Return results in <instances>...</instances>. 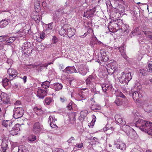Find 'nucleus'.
I'll return each instance as SVG.
<instances>
[{"label": "nucleus", "mask_w": 152, "mask_h": 152, "mask_svg": "<svg viewBox=\"0 0 152 152\" xmlns=\"http://www.w3.org/2000/svg\"><path fill=\"white\" fill-rule=\"evenodd\" d=\"M111 129L112 128L110 125L107 124L103 128V129L104 131H105L107 130H111Z\"/></svg>", "instance_id": "obj_49"}, {"label": "nucleus", "mask_w": 152, "mask_h": 152, "mask_svg": "<svg viewBox=\"0 0 152 152\" xmlns=\"http://www.w3.org/2000/svg\"><path fill=\"white\" fill-rule=\"evenodd\" d=\"M45 33L42 32L41 33H37L34 34L33 36V39L37 42H40L43 40L45 37Z\"/></svg>", "instance_id": "obj_18"}, {"label": "nucleus", "mask_w": 152, "mask_h": 152, "mask_svg": "<svg viewBox=\"0 0 152 152\" xmlns=\"http://www.w3.org/2000/svg\"><path fill=\"white\" fill-rule=\"evenodd\" d=\"M135 124L140 129L152 136V123L140 119Z\"/></svg>", "instance_id": "obj_1"}, {"label": "nucleus", "mask_w": 152, "mask_h": 152, "mask_svg": "<svg viewBox=\"0 0 152 152\" xmlns=\"http://www.w3.org/2000/svg\"><path fill=\"white\" fill-rule=\"evenodd\" d=\"M67 27V25H65L60 29L59 33L60 35L64 36L66 34Z\"/></svg>", "instance_id": "obj_29"}, {"label": "nucleus", "mask_w": 152, "mask_h": 152, "mask_svg": "<svg viewBox=\"0 0 152 152\" xmlns=\"http://www.w3.org/2000/svg\"><path fill=\"white\" fill-rule=\"evenodd\" d=\"M26 12L24 10H21V11H20L19 13L20 15H21V16H24L26 13Z\"/></svg>", "instance_id": "obj_62"}, {"label": "nucleus", "mask_w": 152, "mask_h": 152, "mask_svg": "<svg viewBox=\"0 0 152 152\" xmlns=\"http://www.w3.org/2000/svg\"><path fill=\"white\" fill-rule=\"evenodd\" d=\"M12 124V122L11 120H4L2 121V125L10 129Z\"/></svg>", "instance_id": "obj_26"}, {"label": "nucleus", "mask_w": 152, "mask_h": 152, "mask_svg": "<svg viewBox=\"0 0 152 152\" xmlns=\"http://www.w3.org/2000/svg\"><path fill=\"white\" fill-rule=\"evenodd\" d=\"M54 118V116L51 115L49 116V121L50 122V126L53 128H55L57 127V126L56 124H54V123H53V118Z\"/></svg>", "instance_id": "obj_34"}, {"label": "nucleus", "mask_w": 152, "mask_h": 152, "mask_svg": "<svg viewBox=\"0 0 152 152\" xmlns=\"http://www.w3.org/2000/svg\"><path fill=\"white\" fill-rule=\"evenodd\" d=\"M36 139V136L33 135H30L28 138V140L29 142H32Z\"/></svg>", "instance_id": "obj_40"}, {"label": "nucleus", "mask_w": 152, "mask_h": 152, "mask_svg": "<svg viewBox=\"0 0 152 152\" xmlns=\"http://www.w3.org/2000/svg\"><path fill=\"white\" fill-rule=\"evenodd\" d=\"M83 146V144L82 143L77 144L75 146V147L77 148H81Z\"/></svg>", "instance_id": "obj_53"}, {"label": "nucleus", "mask_w": 152, "mask_h": 152, "mask_svg": "<svg viewBox=\"0 0 152 152\" xmlns=\"http://www.w3.org/2000/svg\"><path fill=\"white\" fill-rule=\"evenodd\" d=\"M53 152H64V151L60 148H56L54 151H53Z\"/></svg>", "instance_id": "obj_60"}, {"label": "nucleus", "mask_w": 152, "mask_h": 152, "mask_svg": "<svg viewBox=\"0 0 152 152\" xmlns=\"http://www.w3.org/2000/svg\"><path fill=\"white\" fill-rule=\"evenodd\" d=\"M75 140V138L73 137H71L68 140L67 142L69 143H70L72 142Z\"/></svg>", "instance_id": "obj_58"}, {"label": "nucleus", "mask_w": 152, "mask_h": 152, "mask_svg": "<svg viewBox=\"0 0 152 152\" xmlns=\"http://www.w3.org/2000/svg\"><path fill=\"white\" fill-rule=\"evenodd\" d=\"M90 88H91V91L92 92L95 93L96 91V88L95 87V86H91Z\"/></svg>", "instance_id": "obj_61"}, {"label": "nucleus", "mask_w": 152, "mask_h": 152, "mask_svg": "<svg viewBox=\"0 0 152 152\" xmlns=\"http://www.w3.org/2000/svg\"><path fill=\"white\" fill-rule=\"evenodd\" d=\"M9 75V78L10 80H12L15 78L17 74V71L12 68H10L7 71Z\"/></svg>", "instance_id": "obj_20"}, {"label": "nucleus", "mask_w": 152, "mask_h": 152, "mask_svg": "<svg viewBox=\"0 0 152 152\" xmlns=\"http://www.w3.org/2000/svg\"><path fill=\"white\" fill-rule=\"evenodd\" d=\"M18 152H28V151L25 146L22 145L18 147Z\"/></svg>", "instance_id": "obj_35"}, {"label": "nucleus", "mask_w": 152, "mask_h": 152, "mask_svg": "<svg viewBox=\"0 0 152 152\" xmlns=\"http://www.w3.org/2000/svg\"><path fill=\"white\" fill-rule=\"evenodd\" d=\"M15 107L13 110V117L15 118H18L21 117L24 113V111L21 107Z\"/></svg>", "instance_id": "obj_10"}, {"label": "nucleus", "mask_w": 152, "mask_h": 152, "mask_svg": "<svg viewBox=\"0 0 152 152\" xmlns=\"http://www.w3.org/2000/svg\"><path fill=\"white\" fill-rule=\"evenodd\" d=\"M122 129L126 133L127 135L130 137H131V132L134 134L136 133L135 131L129 125L125 124L123 125Z\"/></svg>", "instance_id": "obj_13"}, {"label": "nucleus", "mask_w": 152, "mask_h": 152, "mask_svg": "<svg viewBox=\"0 0 152 152\" xmlns=\"http://www.w3.org/2000/svg\"><path fill=\"white\" fill-rule=\"evenodd\" d=\"M65 70L68 73L71 74L77 72V70L74 66L67 67L66 68Z\"/></svg>", "instance_id": "obj_27"}, {"label": "nucleus", "mask_w": 152, "mask_h": 152, "mask_svg": "<svg viewBox=\"0 0 152 152\" xmlns=\"http://www.w3.org/2000/svg\"><path fill=\"white\" fill-rule=\"evenodd\" d=\"M134 88V91H131L129 93L134 100L137 101L139 99L142 97V91L141 90L142 86L139 83H135Z\"/></svg>", "instance_id": "obj_3"}, {"label": "nucleus", "mask_w": 152, "mask_h": 152, "mask_svg": "<svg viewBox=\"0 0 152 152\" xmlns=\"http://www.w3.org/2000/svg\"><path fill=\"white\" fill-rule=\"evenodd\" d=\"M42 127L39 122L34 123L32 129L33 132L35 134L39 133L42 129Z\"/></svg>", "instance_id": "obj_17"}, {"label": "nucleus", "mask_w": 152, "mask_h": 152, "mask_svg": "<svg viewBox=\"0 0 152 152\" xmlns=\"http://www.w3.org/2000/svg\"><path fill=\"white\" fill-rule=\"evenodd\" d=\"M95 11L96 8L95 7L92 9L87 10L86 12H84L83 16L88 18L92 17L94 15Z\"/></svg>", "instance_id": "obj_23"}, {"label": "nucleus", "mask_w": 152, "mask_h": 152, "mask_svg": "<svg viewBox=\"0 0 152 152\" xmlns=\"http://www.w3.org/2000/svg\"><path fill=\"white\" fill-rule=\"evenodd\" d=\"M16 39V38L15 37H9L8 39H6V42L7 43H12Z\"/></svg>", "instance_id": "obj_45"}, {"label": "nucleus", "mask_w": 152, "mask_h": 152, "mask_svg": "<svg viewBox=\"0 0 152 152\" xmlns=\"http://www.w3.org/2000/svg\"><path fill=\"white\" fill-rule=\"evenodd\" d=\"M21 48L22 52L27 55L31 53L33 49L31 43L28 42H25L23 44Z\"/></svg>", "instance_id": "obj_9"}, {"label": "nucleus", "mask_w": 152, "mask_h": 152, "mask_svg": "<svg viewBox=\"0 0 152 152\" xmlns=\"http://www.w3.org/2000/svg\"><path fill=\"white\" fill-rule=\"evenodd\" d=\"M95 77L91 75H89L86 80V84L88 87L95 86Z\"/></svg>", "instance_id": "obj_14"}, {"label": "nucleus", "mask_w": 152, "mask_h": 152, "mask_svg": "<svg viewBox=\"0 0 152 152\" xmlns=\"http://www.w3.org/2000/svg\"><path fill=\"white\" fill-rule=\"evenodd\" d=\"M100 53L101 56L98 57V62L102 63L101 62L107 61L108 60V53L104 50H101Z\"/></svg>", "instance_id": "obj_12"}, {"label": "nucleus", "mask_w": 152, "mask_h": 152, "mask_svg": "<svg viewBox=\"0 0 152 152\" xmlns=\"http://www.w3.org/2000/svg\"><path fill=\"white\" fill-rule=\"evenodd\" d=\"M20 29L18 32V37H21L23 36L25 34L24 33V32H22V30Z\"/></svg>", "instance_id": "obj_51"}, {"label": "nucleus", "mask_w": 152, "mask_h": 152, "mask_svg": "<svg viewBox=\"0 0 152 152\" xmlns=\"http://www.w3.org/2000/svg\"><path fill=\"white\" fill-rule=\"evenodd\" d=\"M123 28H122V30L124 32H126V33H128L129 32V26L127 24H124L122 26Z\"/></svg>", "instance_id": "obj_42"}, {"label": "nucleus", "mask_w": 152, "mask_h": 152, "mask_svg": "<svg viewBox=\"0 0 152 152\" xmlns=\"http://www.w3.org/2000/svg\"><path fill=\"white\" fill-rule=\"evenodd\" d=\"M51 87L56 91H59L62 89L63 86L60 83H56L52 84Z\"/></svg>", "instance_id": "obj_24"}, {"label": "nucleus", "mask_w": 152, "mask_h": 152, "mask_svg": "<svg viewBox=\"0 0 152 152\" xmlns=\"http://www.w3.org/2000/svg\"><path fill=\"white\" fill-rule=\"evenodd\" d=\"M89 92L87 88H76L72 93L71 97H73L78 100H81L86 99L88 96Z\"/></svg>", "instance_id": "obj_2"}, {"label": "nucleus", "mask_w": 152, "mask_h": 152, "mask_svg": "<svg viewBox=\"0 0 152 152\" xmlns=\"http://www.w3.org/2000/svg\"><path fill=\"white\" fill-rule=\"evenodd\" d=\"M10 104L8 95L6 93L3 92L0 96V105Z\"/></svg>", "instance_id": "obj_11"}, {"label": "nucleus", "mask_w": 152, "mask_h": 152, "mask_svg": "<svg viewBox=\"0 0 152 152\" xmlns=\"http://www.w3.org/2000/svg\"><path fill=\"white\" fill-rule=\"evenodd\" d=\"M116 121L118 123L121 124L122 125L125 124H126V122L125 121H123L122 117H121Z\"/></svg>", "instance_id": "obj_48"}, {"label": "nucleus", "mask_w": 152, "mask_h": 152, "mask_svg": "<svg viewBox=\"0 0 152 152\" xmlns=\"http://www.w3.org/2000/svg\"><path fill=\"white\" fill-rule=\"evenodd\" d=\"M53 23H50L48 24V29L51 30L53 28Z\"/></svg>", "instance_id": "obj_63"}, {"label": "nucleus", "mask_w": 152, "mask_h": 152, "mask_svg": "<svg viewBox=\"0 0 152 152\" xmlns=\"http://www.w3.org/2000/svg\"><path fill=\"white\" fill-rule=\"evenodd\" d=\"M75 105V104L72 103H69L67 106L68 109L69 110H73V107Z\"/></svg>", "instance_id": "obj_50"}, {"label": "nucleus", "mask_w": 152, "mask_h": 152, "mask_svg": "<svg viewBox=\"0 0 152 152\" xmlns=\"http://www.w3.org/2000/svg\"><path fill=\"white\" fill-rule=\"evenodd\" d=\"M33 18L37 23H38L39 22L40 19L39 16L37 15H34Z\"/></svg>", "instance_id": "obj_46"}, {"label": "nucleus", "mask_w": 152, "mask_h": 152, "mask_svg": "<svg viewBox=\"0 0 152 152\" xmlns=\"http://www.w3.org/2000/svg\"><path fill=\"white\" fill-rule=\"evenodd\" d=\"M40 3L37 1L35 3V9L36 12H38L40 11Z\"/></svg>", "instance_id": "obj_38"}, {"label": "nucleus", "mask_w": 152, "mask_h": 152, "mask_svg": "<svg viewBox=\"0 0 152 152\" xmlns=\"http://www.w3.org/2000/svg\"><path fill=\"white\" fill-rule=\"evenodd\" d=\"M7 20L6 19L3 20L0 22V28H3L6 26L8 24L10 20Z\"/></svg>", "instance_id": "obj_31"}, {"label": "nucleus", "mask_w": 152, "mask_h": 152, "mask_svg": "<svg viewBox=\"0 0 152 152\" xmlns=\"http://www.w3.org/2000/svg\"><path fill=\"white\" fill-rule=\"evenodd\" d=\"M75 113H72L69 115V120L72 123H74V121H75Z\"/></svg>", "instance_id": "obj_37"}, {"label": "nucleus", "mask_w": 152, "mask_h": 152, "mask_svg": "<svg viewBox=\"0 0 152 152\" xmlns=\"http://www.w3.org/2000/svg\"><path fill=\"white\" fill-rule=\"evenodd\" d=\"M26 26V23H19L16 26V28H20V29L22 28L23 29H25V26Z\"/></svg>", "instance_id": "obj_44"}, {"label": "nucleus", "mask_w": 152, "mask_h": 152, "mask_svg": "<svg viewBox=\"0 0 152 152\" xmlns=\"http://www.w3.org/2000/svg\"><path fill=\"white\" fill-rule=\"evenodd\" d=\"M114 145H116V148L121 150H124L126 148V145L125 144L122 142H119L118 143H115Z\"/></svg>", "instance_id": "obj_25"}, {"label": "nucleus", "mask_w": 152, "mask_h": 152, "mask_svg": "<svg viewBox=\"0 0 152 152\" xmlns=\"http://www.w3.org/2000/svg\"><path fill=\"white\" fill-rule=\"evenodd\" d=\"M109 145V148H108V149L109 150V151L110 152H113V151H114L116 149L115 148H114V147L115 145H113V148H111V147H112V145H111L110 144Z\"/></svg>", "instance_id": "obj_52"}, {"label": "nucleus", "mask_w": 152, "mask_h": 152, "mask_svg": "<svg viewBox=\"0 0 152 152\" xmlns=\"http://www.w3.org/2000/svg\"><path fill=\"white\" fill-rule=\"evenodd\" d=\"M7 146V144L3 143L1 149V152H6Z\"/></svg>", "instance_id": "obj_43"}, {"label": "nucleus", "mask_w": 152, "mask_h": 152, "mask_svg": "<svg viewBox=\"0 0 152 152\" xmlns=\"http://www.w3.org/2000/svg\"><path fill=\"white\" fill-rule=\"evenodd\" d=\"M20 126V124H16L15 126L12 128V129L10 131V134L12 136H14L18 134L20 130L19 127Z\"/></svg>", "instance_id": "obj_19"}, {"label": "nucleus", "mask_w": 152, "mask_h": 152, "mask_svg": "<svg viewBox=\"0 0 152 152\" xmlns=\"http://www.w3.org/2000/svg\"><path fill=\"white\" fill-rule=\"evenodd\" d=\"M53 99L50 97H47L45 100V103L47 105L49 104L52 102Z\"/></svg>", "instance_id": "obj_41"}, {"label": "nucleus", "mask_w": 152, "mask_h": 152, "mask_svg": "<svg viewBox=\"0 0 152 152\" xmlns=\"http://www.w3.org/2000/svg\"><path fill=\"white\" fill-rule=\"evenodd\" d=\"M50 83L48 81H45L43 82L42 84V88H48L50 86Z\"/></svg>", "instance_id": "obj_39"}, {"label": "nucleus", "mask_w": 152, "mask_h": 152, "mask_svg": "<svg viewBox=\"0 0 152 152\" xmlns=\"http://www.w3.org/2000/svg\"><path fill=\"white\" fill-rule=\"evenodd\" d=\"M91 109L94 111H96L98 110H100L101 107L96 104H94L91 107Z\"/></svg>", "instance_id": "obj_33"}, {"label": "nucleus", "mask_w": 152, "mask_h": 152, "mask_svg": "<svg viewBox=\"0 0 152 152\" xmlns=\"http://www.w3.org/2000/svg\"><path fill=\"white\" fill-rule=\"evenodd\" d=\"M92 142L93 144H97L99 143V140L97 138L94 137L93 139H92Z\"/></svg>", "instance_id": "obj_47"}, {"label": "nucleus", "mask_w": 152, "mask_h": 152, "mask_svg": "<svg viewBox=\"0 0 152 152\" xmlns=\"http://www.w3.org/2000/svg\"><path fill=\"white\" fill-rule=\"evenodd\" d=\"M132 78V77L130 72L125 74L124 72H122L121 73L118 79L121 83L127 84Z\"/></svg>", "instance_id": "obj_7"}, {"label": "nucleus", "mask_w": 152, "mask_h": 152, "mask_svg": "<svg viewBox=\"0 0 152 152\" xmlns=\"http://www.w3.org/2000/svg\"><path fill=\"white\" fill-rule=\"evenodd\" d=\"M102 88L103 91L107 93L112 92L114 90L112 85L109 83L103 84L102 86Z\"/></svg>", "instance_id": "obj_16"}, {"label": "nucleus", "mask_w": 152, "mask_h": 152, "mask_svg": "<svg viewBox=\"0 0 152 152\" xmlns=\"http://www.w3.org/2000/svg\"><path fill=\"white\" fill-rule=\"evenodd\" d=\"M66 98L63 96H61L60 98V101L62 102H64L66 101Z\"/></svg>", "instance_id": "obj_59"}, {"label": "nucleus", "mask_w": 152, "mask_h": 152, "mask_svg": "<svg viewBox=\"0 0 152 152\" xmlns=\"http://www.w3.org/2000/svg\"><path fill=\"white\" fill-rule=\"evenodd\" d=\"M2 84L3 86L6 89L8 88L9 87V85L10 82L8 79L6 78L2 80Z\"/></svg>", "instance_id": "obj_30"}, {"label": "nucleus", "mask_w": 152, "mask_h": 152, "mask_svg": "<svg viewBox=\"0 0 152 152\" xmlns=\"http://www.w3.org/2000/svg\"><path fill=\"white\" fill-rule=\"evenodd\" d=\"M75 32V30L74 28H71L70 26L67 25L66 34L69 37H71L74 35Z\"/></svg>", "instance_id": "obj_22"}, {"label": "nucleus", "mask_w": 152, "mask_h": 152, "mask_svg": "<svg viewBox=\"0 0 152 152\" xmlns=\"http://www.w3.org/2000/svg\"><path fill=\"white\" fill-rule=\"evenodd\" d=\"M34 110L37 114L38 115H39L43 113V110L40 108L36 107L34 108Z\"/></svg>", "instance_id": "obj_36"}, {"label": "nucleus", "mask_w": 152, "mask_h": 152, "mask_svg": "<svg viewBox=\"0 0 152 152\" xmlns=\"http://www.w3.org/2000/svg\"><path fill=\"white\" fill-rule=\"evenodd\" d=\"M131 34L134 36L144 34L146 37L147 39L152 42V32L151 31H141L139 28H137L134 30Z\"/></svg>", "instance_id": "obj_5"}, {"label": "nucleus", "mask_w": 152, "mask_h": 152, "mask_svg": "<svg viewBox=\"0 0 152 152\" xmlns=\"http://www.w3.org/2000/svg\"><path fill=\"white\" fill-rule=\"evenodd\" d=\"M123 22L122 20L117 19L111 21L109 23L108 28L110 29H113L114 31H118L120 28L121 26L122 25Z\"/></svg>", "instance_id": "obj_6"}, {"label": "nucleus", "mask_w": 152, "mask_h": 152, "mask_svg": "<svg viewBox=\"0 0 152 152\" xmlns=\"http://www.w3.org/2000/svg\"><path fill=\"white\" fill-rule=\"evenodd\" d=\"M123 99L121 98H117L114 101L115 104L117 106H120L123 104Z\"/></svg>", "instance_id": "obj_32"}, {"label": "nucleus", "mask_w": 152, "mask_h": 152, "mask_svg": "<svg viewBox=\"0 0 152 152\" xmlns=\"http://www.w3.org/2000/svg\"><path fill=\"white\" fill-rule=\"evenodd\" d=\"M149 68V71L152 72V61H150L148 64V66Z\"/></svg>", "instance_id": "obj_55"}, {"label": "nucleus", "mask_w": 152, "mask_h": 152, "mask_svg": "<svg viewBox=\"0 0 152 152\" xmlns=\"http://www.w3.org/2000/svg\"><path fill=\"white\" fill-rule=\"evenodd\" d=\"M118 65L116 62L113 61L107 63L105 68L109 74H113L117 69Z\"/></svg>", "instance_id": "obj_8"}, {"label": "nucleus", "mask_w": 152, "mask_h": 152, "mask_svg": "<svg viewBox=\"0 0 152 152\" xmlns=\"http://www.w3.org/2000/svg\"><path fill=\"white\" fill-rule=\"evenodd\" d=\"M94 38L95 39V40L97 42L96 43L97 44H98L99 45H101L102 46L103 45H104L103 44L102 42L99 41L98 40L97 38L96 37H94Z\"/></svg>", "instance_id": "obj_56"}, {"label": "nucleus", "mask_w": 152, "mask_h": 152, "mask_svg": "<svg viewBox=\"0 0 152 152\" xmlns=\"http://www.w3.org/2000/svg\"><path fill=\"white\" fill-rule=\"evenodd\" d=\"M20 78L23 80V83H26L27 81V76H23L22 75H20Z\"/></svg>", "instance_id": "obj_54"}, {"label": "nucleus", "mask_w": 152, "mask_h": 152, "mask_svg": "<svg viewBox=\"0 0 152 152\" xmlns=\"http://www.w3.org/2000/svg\"><path fill=\"white\" fill-rule=\"evenodd\" d=\"M118 49L121 53L122 56L126 60L127 59V56L126 52L124 51V46H121L118 47Z\"/></svg>", "instance_id": "obj_28"}, {"label": "nucleus", "mask_w": 152, "mask_h": 152, "mask_svg": "<svg viewBox=\"0 0 152 152\" xmlns=\"http://www.w3.org/2000/svg\"><path fill=\"white\" fill-rule=\"evenodd\" d=\"M47 90L40 88L37 89V95L39 98L42 99L47 95Z\"/></svg>", "instance_id": "obj_21"}, {"label": "nucleus", "mask_w": 152, "mask_h": 152, "mask_svg": "<svg viewBox=\"0 0 152 152\" xmlns=\"http://www.w3.org/2000/svg\"><path fill=\"white\" fill-rule=\"evenodd\" d=\"M121 117V116L117 114L115 115V118L116 121L118 120V119L120 118Z\"/></svg>", "instance_id": "obj_64"}, {"label": "nucleus", "mask_w": 152, "mask_h": 152, "mask_svg": "<svg viewBox=\"0 0 152 152\" xmlns=\"http://www.w3.org/2000/svg\"><path fill=\"white\" fill-rule=\"evenodd\" d=\"M78 72L83 75H85L87 73L89 72V69L88 66H86L78 65L77 69Z\"/></svg>", "instance_id": "obj_15"}, {"label": "nucleus", "mask_w": 152, "mask_h": 152, "mask_svg": "<svg viewBox=\"0 0 152 152\" xmlns=\"http://www.w3.org/2000/svg\"><path fill=\"white\" fill-rule=\"evenodd\" d=\"M110 2L113 4L117 12L119 14L121 15L125 12L124 7L123 5L124 4L123 0H110Z\"/></svg>", "instance_id": "obj_4"}, {"label": "nucleus", "mask_w": 152, "mask_h": 152, "mask_svg": "<svg viewBox=\"0 0 152 152\" xmlns=\"http://www.w3.org/2000/svg\"><path fill=\"white\" fill-rule=\"evenodd\" d=\"M145 40L143 39V38L142 37H140L138 39V41L140 44H142L145 42Z\"/></svg>", "instance_id": "obj_57"}]
</instances>
